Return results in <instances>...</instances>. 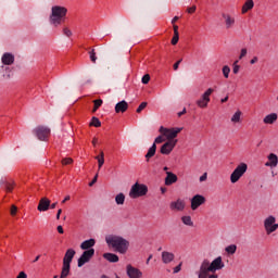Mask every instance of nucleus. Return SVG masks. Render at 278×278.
<instances>
[{
  "instance_id": "59",
  "label": "nucleus",
  "mask_w": 278,
  "mask_h": 278,
  "mask_svg": "<svg viewBox=\"0 0 278 278\" xmlns=\"http://www.w3.org/2000/svg\"><path fill=\"white\" fill-rule=\"evenodd\" d=\"M55 207H58V202H54V203L50 204L51 210H55Z\"/></svg>"
},
{
  "instance_id": "12",
  "label": "nucleus",
  "mask_w": 278,
  "mask_h": 278,
  "mask_svg": "<svg viewBox=\"0 0 278 278\" xmlns=\"http://www.w3.org/2000/svg\"><path fill=\"white\" fill-rule=\"evenodd\" d=\"M177 147V140H168L161 147L162 155H170L173 150Z\"/></svg>"
},
{
  "instance_id": "1",
  "label": "nucleus",
  "mask_w": 278,
  "mask_h": 278,
  "mask_svg": "<svg viewBox=\"0 0 278 278\" xmlns=\"http://www.w3.org/2000/svg\"><path fill=\"white\" fill-rule=\"evenodd\" d=\"M223 268H225L223 256H217L212 262L205 258L200 264V268L195 273V275L198 276V278H218V275L216 274V271L223 270Z\"/></svg>"
},
{
  "instance_id": "7",
  "label": "nucleus",
  "mask_w": 278,
  "mask_h": 278,
  "mask_svg": "<svg viewBox=\"0 0 278 278\" xmlns=\"http://www.w3.org/2000/svg\"><path fill=\"white\" fill-rule=\"evenodd\" d=\"M160 131L161 134H163V136H165L168 140H177L175 138H177V135L181 134V131H184L182 127H176V128H165L164 126L160 127Z\"/></svg>"
},
{
  "instance_id": "11",
  "label": "nucleus",
  "mask_w": 278,
  "mask_h": 278,
  "mask_svg": "<svg viewBox=\"0 0 278 278\" xmlns=\"http://www.w3.org/2000/svg\"><path fill=\"white\" fill-rule=\"evenodd\" d=\"M94 256V249L86 250L83 252L81 256L78 258V268H81L84 264H88L90 260Z\"/></svg>"
},
{
  "instance_id": "46",
  "label": "nucleus",
  "mask_w": 278,
  "mask_h": 278,
  "mask_svg": "<svg viewBox=\"0 0 278 278\" xmlns=\"http://www.w3.org/2000/svg\"><path fill=\"white\" fill-rule=\"evenodd\" d=\"M16 212H18V208L16 205H12L10 211L11 216H16Z\"/></svg>"
},
{
  "instance_id": "47",
  "label": "nucleus",
  "mask_w": 278,
  "mask_h": 278,
  "mask_svg": "<svg viewBox=\"0 0 278 278\" xmlns=\"http://www.w3.org/2000/svg\"><path fill=\"white\" fill-rule=\"evenodd\" d=\"M162 142H164V137L162 136L156 137L154 140V144H162Z\"/></svg>"
},
{
  "instance_id": "27",
  "label": "nucleus",
  "mask_w": 278,
  "mask_h": 278,
  "mask_svg": "<svg viewBox=\"0 0 278 278\" xmlns=\"http://www.w3.org/2000/svg\"><path fill=\"white\" fill-rule=\"evenodd\" d=\"M156 151H157V146L153 143L151 148L148 150V153L146 154L147 162H149V160L155 155Z\"/></svg>"
},
{
  "instance_id": "56",
  "label": "nucleus",
  "mask_w": 278,
  "mask_h": 278,
  "mask_svg": "<svg viewBox=\"0 0 278 278\" xmlns=\"http://www.w3.org/2000/svg\"><path fill=\"white\" fill-rule=\"evenodd\" d=\"M62 215V208H60L56 213V220H60V216Z\"/></svg>"
},
{
  "instance_id": "49",
  "label": "nucleus",
  "mask_w": 278,
  "mask_h": 278,
  "mask_svg": "<svg viewBox=\"0 0 278 278\" xmlns=\"http://www.w3.org/2000/svg\"><path fill=\"white\" fill-rule=\"evenodd\" d=\"M97 179H99V174H96V176L93 177V179L91 180V182H89V186H90V187L94 186V184H97Z\"/></svg>"
},
{
  "instance_id": "57",
  "label": "nucleus",
  "mask_w": 278,
  "mask_h": 278,
  "mask_svg": "<svg viewBox=\"0 0 278 278\" xmlns=\"http://www.w3.org/2000/svg\"><path fill=\"white\" fill-rule=\"evenodd\" d=\"M220 101H222V103H227L229 101V96H226Z\"/></svg>"
},
{
  "instance_id": "54",
  "label": "nucleus",
  "mask_w": 278,
  "mask_h": 278,
  "mask_svg": "<svg viewBox=\"0 0 278 278\" xmlns=\"http://www.w3.org/2000/svg\"><path fill=\"white\" fill-rule=\"evenodd\" d=\"M56 231H58L59 233H64V228H63L62 226H58V227H56Z\"/></svg>"
},
{
  "instance_id": "35",
  "label": "nucleus",
  "mask_w": 278,
  "mask_h": 278,
  "mask_svg": "<svg viewBox=\"0 0 278 278\" xmlns=\"http://www.w3.org/2000/svg\"><path fill=\"white\" fill-rule=\"evenodd\" d=\"M222 73H223L225 79H229V73H231V68L228 65H225L222 68Z\"/></svg>"
},
{
  "instance_id": "45",
  "label": "nucleus",
  "mask_w": 278,
  "mask_h": 278,
  "mask_svg": "<svg viewBox=\"0 0 278 278\" xmlns=\"http://www.w3.org/2000/svg\"><path fill=\"white\" fill-rule=\"evenodd\" d=\"M144 108H147V102H142L138 109H137V114H140V112H142V110H144Z\"/></svg>"
},
{
  "instance_id": "58",
  "label": "nucleus",
  "mask_w": 278,
  "mask_h": 278,
  "mask_svg": "<svg viewBox=\"0 0 278 278\" xmlns=\"http://www.w3.org/2000/svg\"><path fill=\"white\" fill-rule=\"evenodd\" d=\"M257 56H254L251 61H250V64H256V62H257Z\"/></svg>"
},
{
  "instance_id": "38",
  "label": "nucleus",
  "mask_w": 278,
  "mask_h": 278,
  "mask_svg": "<svg viewBox=\"0 0 278 278\" xmlns=\"http://www.w3.org/2000/svg\"><path fill=\"white\" fill-rule=\"evenodd\" d=\"M232 73H233L235 75H238V73H240V65H238V61H235V62H233Z\"/></svg>"
},
{
  "instance_id": "55",
  "label": "nucleus",
  "mask_w": 278,
  "mask_h": 278,
  "mask_svg": "<svg viewBox=\"0 0 278 278\" xmlns=\"http://www.w3.org/2000/svg\"><path fill=\"white\" fill-rule=\"evenodd\" d=\"M174 34H179V26L174 24Z\"/></svg>"
},
{
  "instance_id": "4",
  "label": "nucleus",
  "mask_w": 278,
  "mask_h": 278,
  "mask_svg": "<svg viewBox=\"0 0 278 278\" xmlns=\"http://www.w3.org/2000/svg\"><path fill=\"white\" fill-rule=\"evenodd\" d=\"M247 170H249V165H247V163H240L239 165H237V167L230 175V182L238 184V181H240V179L244 177Z\"/></svg>"
},
{
  "instance_id": "50",
  "label": "nucleus",
  "mask_w": 278,
  "mask_h": 278,
  "mask_svg": "<svg viewBox=\"0 0 278 278\" xmlns=\"http://www.w3.org/2000/svg\"><path fill=\"white\" fill-rule=\"evenodd\" d=\"M200 181H207V173H204L201 177H200Z\"/></svg>"
},
{
  "instance_id": "63",
  "label": "nucleus",
  "mask_w": 278,
  "mask_h": 278,
  "mask_svg": "<svg viewBox=\"0 0 278 278\" xmlns=\"http://www.w3.org/2000/svg\"><path fill=\"white\" fill-rule=\"evenodd\" d=\"M151 260H153V254H150L148 260H147V264H149V262H151Z\"/></svg>"
},
{
  "instance_id": "8",
  "label": "nucleus",
  "mask_w": 278,
  "mask_h": 278,
  "mask_svg": "<svg viewBox=\"0 0 278 278\" xmlns=\"http://www.w3.org/2000/svg\"><path fill=\"white\" fill-rule=\"evenodd\" d=\"M33 134L38 138V140L41 141H47L49 140V136H51V129L46 126H37L34 130Z\"/></svg>"
},
{
  "instance_id": "44",
  "label": "nucleus",
  "mask_w": 278,
  "mask_h": 278,
  "mask_svg": "<svg viewBox=\"0 0 278 278\" xmlns=\"http://www.w3.org/2000/svg\"><path fill=\"white\" fill-rule=\"evenodd\" d=\"M247 53H248L247 48H242L239 55V60H242V58H247Z\"/></svg>"
},
{
  "instance_id": "3",
  "label": "nucleus",
  "mask_w": 278,
  "mask_h": 278,
  "mask_svg": "<svg viewBox=\"0 0 278 278\" xmlns=\"http://www.w3.org/2000/svg\"><path fill=\"white\" fill-rule=\"evenodd\" d=\"M67 13H68V9L64 7H61V5L52 7L51 14H50V25H53V27H60V25L64 23Z\"/></svg>"
},
{
  "instance_id": "29",
  "label": "nucleus",
  "mask_w": 278,
  "mask_h": 278,
  "mask_svg": "<svg viewBox=\"0 0 278 278\" xmlns=\"http://www.w3.org/2000/svg\"><path fill=\"white\" fill-rule=\"evenodd\" d=\"M96 160L98 161V168L101 170L103 164H105V154L103 151L100 152V156H96Z\"/></svg>"
},
{
  "instance_id": "21",
  "label": "nucleus",
  "mask_w": 278,
  "mask_h": 278,
  "mask_svg": "<svg viewBox=\"0 0 278 278\" xmlns=\"http://www.w3.org/2000/svg\"><path fill=\"white\" fill-rule=\"evenodd\" d=\"M128 108H129V104L127 103V101L123 100L115 105V112L116 114H121V112L123 114L127 112Z\"/></svg>"
},
{
  "instance_id": "60",
  "label": "nucleus",
  "mask_w": 278,
  "mask_h": 278,
  "mask_svg": "<svg viewBox=\"0 0 278 278\" xmlns=\"http://www.w3.org/2000/svg\"><path fill=\"white\" fill-rule=\"evenodd\" d=\"M177 21H179V16H175V17L172 20V25H175V23H177Z\"/></svg>"
},
{
  "instance_id": "52",
  "label": "nucleus",
  "mask_w": 278,
  "mask_h": 278,
  "mask_svg": "<svg viewBox=\"0 0 278 278\" xmlns=\"http://www.w3.org/2000/svg\"><path fill=\"white\" fill-rule=\"evenodd\" d=\"M16 278H27V274H25V271H21Z\"/></svg>"
},
{
  "instance_id": "15",
  "label": "nucleus",
  "mask_w": 278,
  "mask_h": 278,
  "mask_svg": "<svg viewBox=\"0 0 278 278\" xmlns=\"http://www.w3.org/2000/svg\"><path fill=\"white\" fill-rule=\"evenodd\" d=\"M126 275H128L129 278H142L141 270L130 264L126 266Z\"/></svg>"
},
{
  "instance_id": "19",
  "label": "nucleus",
  "mask_w": 278,
  "mask_h": 278,
  "mask_svg": "<svg viewBox=\"0 0 278 278\" xmlns=\"http://www.w3.org/2000/svg\"><path fill=\"white\" fill-rule=\"evenodd\" d=\"M268 162L265 163V166H268L269 168H276L278 164V156L275 153H270L267 156Z\"/></svg>"
},
{
  "instance_id": "5",
  "label": "nucleus",
  "mask_w": 278,
  "mask_h": 278,
  "mask_svg": "<svg viewBox=\"0 0 278 278\" xmlns=\"http://www.w3.org/2000/svg\"><path fill=\"white\" fill-rule=\"evenodd\" d=\"M147 192H149L147 185L136 182L130 188L129 197L130 199H139V197H146Z\"/></svg>"
},
{
  "instance_id": "23",
  "label": "nucleus",
  "mask_w": 278,
  "mask_h": 278,
  "mask_svg": "<svg viewBox=\"0 0 278 278\" xmlns=\"http://www.w3.org/2000/svg\"><path fill=\"white\" fill-rule=\"evenodd\" d=\"M177 176L173 174V172H166L165 186H173V184H177Z\"/></svg>"
},
{
  "instance_id": "20",
  "label": "nucleus",
  "mask_w": 278,
  "mask_h": 278,
  "mask_svg": "<svg viewBox=\"0 0 278 278\" xmlns=\"http://www.w3.org/2000/svg\"><path fill=\"white\" fill-rule=\"evenodd\" d=\"M161 257L163 264H170V262L175 260V254L173 252L163 251Z\"/></svg>"
},
{
  "instance_id": "22",
  "label": "nucleus",
  "mask_w": 278,
  "mask_h": 278,
  "mask_svg": "<svg viewBox=\"0 0 278 278\" xmlns=\"http://www.w3.org/2000/svg\"><path fill=\"white\" fill-rule=\"evenodd\" d=\"M277 113H270L263 118V123L265 125H275V123H277Z\"/></svg>"
},
{
  "instance_id": "34",
  "label": "nucleus",
  "mask_w": 278,
  "mask_h": 278,
  "mask_svg": "<svg viewBox=\"0 0 278 278\" xmlns=\"http://www.w3.org/2000/svg\"><path fill=\"white\" fill-rule=\"evenodd\" d=\"M102 105H103V100H101V99L93 100V110H92V112H97V110H99Z\"/></svg>"
},
{
  "instance_id": "13",
  "label": "nucleus",
  "mask_w": 278,
  "mask_h": 278,
  "mask_svg": "<svg viewBox=\"0 0 278 278\" xmlns=\"http://www.w3.org/2000/svg\"><path fill=\"white\" fill-rule=\"evenodd\" d=\"M205 203V197L201 194H195L191 199V210L194 212L201 207V205H204Z\"/></svg>"
},
{
  "instance_id": "33",
  "label": "nucleus",
  "mask_w": 278,
  "mask_h": 278,
  "mask_svg": "<svg viewBox=\"0 0 278 278\" xmlns=\"http://www.w3.org/2000/svg\"><path fill=\"white\" fill-rule=\"evenodd\" d=\"M115 202L117 205H124L125 204V193H118L115 197Z\"/></svg>"
},
{
  "instance_id": "51",
  "label": "nucleus",
  "mask_w": 278,
  "mask_h": 278,
  "mask_svg": "<svg viewBox=\"0 0 278 278\" xmlns=\"http://www.w3.org/2000/svg\"><path fill=\"white\" fill-rule=\"evenodd\" d=\"M180 64H181V59L174 64V71H177Z\"/></svg>"
},
{
  "instance_id": "26",
  "label": "nucleus",
  "mask_w": 278,
  "mask_h": 278,
  "mask_svg": "<svg viewBox=\"0 0 278 278\" xmlns=\"http://www.w3.org/2000/svg\"><path fill=\"white\" fill-rule=\"evenodd\" d=\"M254 5L255 3L253 2V0H247L242 7V14H247L249 10H253Z\"/></svg>"
},
{
  "instance_id": "14",
  "label": "nucleus",
  "mask_w": 278,
  "mask_h": 278,
  "mask_svg": "<svg viewBox=\"0 0 278 278\" xmlns=\"http://www.w3.org/2000/svg\"><path fill=\"white\" fill-rule=\"evenodd\" d=\"M169 208L172 212H184L186 210V202L181 199H178L169 203Z\"/></svg>"
},
{
  "instance_id": "6",
  "label": "nucleus",
  "mask_w": 278,
  "mask_h": 278,
  "mask_svg": "<svg viewBox=\"0 0 278 278\" xmlns=\"http://www.w3.org/2000/svg\"><path fill=\"white\" fill-rule=\"evenodd\" d=\"M264 229L267 236L270 233H275L278 229L277 218L275 216L269 215L267 218L264 219Z\"/></svg>"
},
{
  "instance_id": "25",
  "label": "nucleus",
  "mask_w": 278,
  "mask_h": 278,
  "mask_svg": "<svg viewBox=\"0 0 278 278\" xmlns=\"http://www.w3.org/2000/svg\"><path fill=\"white\" fill-rule=\"evenodd\" d=\"M103 257L104 260H106L108 262H111L112 264H116V262H118V255L114 253H104Z\"/></svg>"
},
{
  "instance_id": "43",
  "label": "nucleus",
  "mask_w": 278,
  "mask_h": 278,
  "mask_svg": "<svg viewBox=\"0 0 278 278\" xmlns=\"http://www.w3.org/2000/svg\"><path fill=\"white\" fill-rule=\"evenodd\" d=\"M4 188L7 192H12V190H14V185L7 182Z\"/></svg>"
},
{
  "instance_id": "41",
  "label": "nucleus",
  "mask_w": 278,
  "mask_h": 278,
  "mask_svg": "<svg viewBox=\"0 0 278 278\" xmlns=\"http://www.w3.org/2000/svg\"><path fill=\"white\" fill-rule=\"evenodd\" d=\"M179 42V34H174V37L172 38V45H177Z\"/></svg>"
},
{
  "instance_id": "17",
  "label": "nucleus",
  "mask_w": 278,
  "mask_h": 278,
  "mask_svg": "<svg viewBox=\"0 0 278 278\" xmlns=\"http://www.w3.org/2000/svg\"><path fill=\"white\" fill-rule=\"evenodd\" d=\"M75 250L68 249L63 258V265L71 266V262H73V257H75Z\"/></svg>"
},
{
  "instance_id": "10",
  "label": "nucleus",
  "mask_w": 278,
  "mask_h": 278,
  "mask_svg": "<svg viewBox=\"0 0 278 278\" xmlns=\"http://www.w3.org/2000/svg\"><path fill=\"white\" fill-rule=\"evenodd\" d=\"M212 92H214V89L208 88L202 96L201 99H199L197 101V105L198 108H206L207 104L210 103L211 99L210 97H212Z\"/></svg>"
},
{
  "instance_id": "28",
  "label": "nucleus",
  "mask_w": 278,
  "mask_h": 278,
  "mask_svg": "<svg viewBox=\"0 0 278 278\" xmlns=\"http://www.w3.org/2000/svg\"><path fill=\"white\" fill-rule=\"evenodd\" d=\"M181 223H184L187 227H194V222H192V217L190 215L182 216Z\"/></svg>"
},
{
  "instance_id": "64",
  "label": "nucleus",
  "mask_w": 278,
  "mask_h": 278,
  "mask_svg": "<svg viewBox=\"0 0 278 278\" xmlns=\"http://www.w3.org/2000/svg\"><path fill=\"white\" fill-rule=\"evenodd\" d=\"M97 142H98V139H97V138H93V140H92L93 147H97Z\"/></svg>"
},
{
  "instance_id": "16",
  "label": "nucleus",
  "mask_w": 278,
  "mask_h": 278,
  "mask_svg": "<svg viewBox=\"0 0 278 278\" xmlns=\"http://www.w3.org/2000/svg\"><path fill=\"white\" fill-rule=\"evenodd\" d=\"M49 207H51V200L48 198H41L37 206L38 212H48Z\"/></svg>"
},
{
  "instance_id": "40",
  "label": "nucleus",
  "mask_w": 278,
  "mask_h": 278,
  "mask_svg": "<svg viewBox=\"0 0 278 278\" xmlns=\"http://www.w3.org/2000/svg\"><path fill=\"white\" fill-rule=\"evenodd\" d=\"M63 166H68V164H73V159L71 157H65L62 160Z\"/></svg>"
},
{
  "instance_id": "42",
  "label": "nucleus",
  "mask_w": 278,
  "mask_h": 278,
  "mask_svg": "<svg viewBox=\"0 0 278 278\" xmlns=\"http://www.w3.org/2000/svg\"><path fill=\"white\" fill-rule=\"evenodd\" d=\"M142 84H149V81H151V76L149 74H146L142 79H141Z\"/></svg>"
},
{
  "instance_id": "2",
  "label": "nucleus",
  "mask_w": 278,
  "mask_h": 278,
  "mask_svg": "<svg viewBox=\"0 0 278 278\" xmlns=\"http://www.w3.org/2000/svg\"><path fill=\"white\" fill-rule=\"evenodd\" d=\"M105 242L108 247L122 255H125L129 251V241L122 236L109 235L105 237Z\"/></svg>"
},
{
  "instance_id": "62",
  "label": "nucleus",
  "mask_w": 278,
  "mask_h": 278,
  "mask_svg": "<svg viewBox=\"0 0 278 278\" xmlns=\"http://www.w3.org/2000/svg\"><path fill=\"white\" fill-rule=\"evenodd\" d=\"M66 201H71V195L65 197V199L62 201V203H66Z\"/></svg>"
},
{
  "instance_id": "48",
  "label": "nucleus",
  "mask_w": 278,
  "mask_h": 278,
  "mask_svg": "<svg viewBox=\"0 0 278 278\" xmlns=\"http://www.w3.org/2000/svg\"><path fill=\"white\" fill-rule=\"evenodd\" d=\"M188 14H194L197 12V5L187 9Z\"/></svg>"
},
{
  "instance_id": "39",
  "label": "nucleus",
  "mask_w": 278,
  "mask_h": 278,
  "mask_svg": "<svg viewBox=\"0 0 278 278\" xmlns=\"http://www.w3.org/2000/svg\"><path fill=\"white\" fill-rule=\"evenodd\" d=\"M89 55H90V60L91 62H97V53L94 52V49H92L90 52H89Z\"/></svg>"
},
{
  "instance_id": "18",
  "label": "nucleus",
  "mask_w": 278,
  "mask_h": 278,
  "mask_svg": "<svg viewBox=\"0 0 278 278\" xmlns=\"http://www.w3.org/2000/svg\"><path fill=\"white\" fill-rule=\"evenodd\" d=\"M1 62L4 66H12V64H14V54L10 52L4 53L1 58Z\"/></svg>"
},
{
  "instance_id": "36",
  "label": "nucleus",
  "mask_w": 278,
  "mask_h": 278,
  "mask_svg": "<svg viewBox=\"0 0 278 278\" xmlns=\"http://www.w3.org/2000/svg\"><path fill=\"white\" fill-rule=\"evenodd\" d=\"M91 127H101V121L98 117H92L90 122Z\"/></svg>"
},
{
  "instance_id": "53",
  "label": "nucleus",
  "mask_w": 278,
  "mask_h": 278,
  "mask_svg": "<svg viewBox=\"0 0 278 278\" xmlns=\"http://www.w3.org/2000/svg\"><path fill=\"white\" fill-rule=\"evenodd\" d=\"M181 270V264L177 265L175 268H174V273L177 274Z\"/></svg>"
},
{
  "instance_id": "32",
  "label": "nucleus",
  "mask_w": 278,
  "mask_h": 278,
  "mask_svg": "<svg viewBox=\"0 0 278 278\" xmlns=\"http://www.w3.org/2000/svg\"><path fill=\"white\" fill-rule=\"evenodd\" d=\"M68 275H71V266L63 265L62 271H61V278H66Z\"/></svg>"
},
{
  "instance_id": "61",
  "label": "nucleus",
  "mask_w": 278,
  "mask_h": 278,
  "mask_svg": "<svg viewBox=\"0 0 278 278\" xmlns=\"http://www.w3.org/2000/svg\"><path fill=\"white\" fill-rule=\"evenodd\" d=\"M186 112H187V111H186V108H184V110L178 113V116H179V117L184 116V114H186Z\"/></svg>"
},
{
  "instance_id": "37",
  "label": "nucleus",
  "mask_w": 278,
  "mask_h": 278,
  "mask_svg": "<svg viewBox=\"0 0 278 278\" xmlns=\"http://www.w3.org/2000/svg\"><path fill=\"white\" fill-rule=\"evenodd\" d=\"M63 34H64V36H66L67 38H71V36H73V31L70 30V28L66 27V26L63 27Z\"/></svg>"
},
{
  "instance_id": "31",
  "label": "nucleus",
  "mask_w": 278,
  "mask_h": 278,
  "mask_svg": "<svg viewBox=\"0 0 278 278\" xmlns=\"http://www.w3.org/2000/svg\"><path fill=\"white\" fill-rule=\"evenodd\" d=\"M242 117V111L238 110L231 117V123H240Z\"/></svg>"
},
{
  "instance_id": "30",
  "label": "nucleus",
  "mask_w": 278,
  "mask_h": 278,
  "mask_svg": "<svg viewBox=\"0 0 278 278\" xmlns=\"http://www.w3.org/2000/svg\"><path fill=\"white\" fill-rule=\"evenodd\" d=\"M236 251H238V245L236 244H230L225 248V252L227 255H236Z\"/></svg>"
},
{
  "instance_id": "9",
  "label": "nucleus",
  "mask_w": 278,
  "mask_h": 278,
  "mask_svg": "<svg viewBox=\"0 0 278 278\" xmlns=\"http://www.w3.org/2000/svg\"><path fill=\"white\" fill-rule=\"evenodd\" d=\"M220 21L224 23L225 29H233L236 27V17L227 12L220 13Z\"/></svg>"
},
{
  "instance_id": "24",
  "label": "nucleus",
  "mask_w": 278,
  "mask_h": 278,
  "mask_svg": "<svg viewBox=\"0 0 278 278\" xmlns=\"http://www.w3.org/2000/svg\"><path fill=\"white\" fill-rule=\"evenodd\" d=\"M94 244H97V241L94 239L85 240L80 244V249L83 251H90V249H92V247H94Z\"/></svg>"
}]
</instances>
